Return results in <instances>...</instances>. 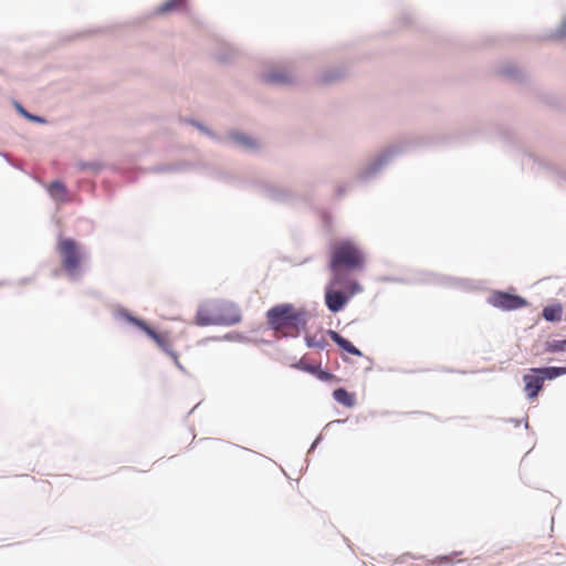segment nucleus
<instances>
[{"mask_svg": "<svg viewBox=\"0 0 566 566\" xmlns=\"http://www.w3.org/2000/svg\"><path fill=\"white\" fill-rule=\"evenodd\" d=\"M56 251L61 259L63 270L70 276H75L78 273L83 260L80 244L71 238L60 237L56 243Z\"/></svg>", "mask_w": 566, "mask_h": 566, "instance_id": "6", "label": "nucleus"}, {"mask_svg": "<svg viewBox=\"0 0 566 566\" xmlns=\"http://www.w3.org/2000/svg\"><path fill=\"white\" fill-rule=\"evenodd\" d=\"M48 191L55 201L64 202L67 200L66 187L60 181H52L48 186Z\"/></svg>", "mask_w": 566, "mask_h": 566, "instance_id": "10", "label": "nucleus"}, {"mask_svg": "<svg viewBox=\"0 0 566 566\" xmlns=\"http://www.w3.org/2000/svg\"><path fill=\"white\" fill-rule=\"evenodd\" d=\"M452 563V558L450 556H443L439 559V564H450Z\"/></svg>", "mask_w": 566, "mask_h": 566, "instance_id": "20", "label": "nucleus"}, {"mask_svg": "<svg viewBox=\"0 0 566 566\" xmlns=\"http://www.w3.org/2000/svg\"><path fill=\"white\" fill-rule=\"evenodd\" d=\"M564 374H566V367L532 368L523 377L526 396L530 399L536 398L545 380L554 379Z\"/></svg>", "mask_w": 566, "mask_h": 566, "instance_id": "7", "label": "nucleus"}, {"mask_svg": "<svg viewBox=\"0 0 566 566\" xmlns=\"http://www.w3.org/2000/svg\"><path fill=\"white\" fill-rule=\"evenodd\" d=\"M291 80V74L285 71H273L265 76V81L271 84H286L290 83Z\"/></svg>", "mask_w": 566, "mask_h": 566, "instance_id": "13", "label": "nucleus"}, {"mask_svg": "<svg viewBox=\"0 0 566 566\" xmlns=\"http://www.w3.org/2000/svg\"><path fill=\"white\" fill-rule=\"evenodd\" d=\"M182 3H184V0H167L159 7L158 12L167 13V12L177 10L178 8L181 7Z\"/></svg>", "mask_w": 566, "mask_h": 566, "instance_id": "16", "label": "nucleus"}, {"mask_svg": "<svg viewBox=\"0 0 566 566\" xmlns=\"http://www.w3.org/2000/svg\"><path fill=\"white\" fill-rule=\"evenodd\" d=\"M361 291L359 283L352 276L342 277V283L334 284L333 276L325 289V302L329 311L339 312L347 302Z\"/></svg>", "mask_w": 566, "mask_h": 566, "instance_id": "4", "label": "nucleus"}, {"mask_svg": "<svg viewBox=\"0 0 566 566\" xmlns=\"http://www.w3.org/2000/svg\"><path fill=\"white\" fill-rule=\"evenodd\" d=\"M306 344L311 348L323 349L325 339L321 332L306 336Z\"/></svg>", "mask_w": 566, "mask_h": 566, "instance_id": "15", "label": "nucleus"}, {"mask_svg": "<svg viewBox=\"0 0 566 566\" xmlns=\"http://www.w3.org/2000/svg\"><path fill=\"white\" fill-rule=\"evenodd\" d=\"M365 264V256L360 248L350 240L335 241L331 247L329 269L333 273V283H342V277L349 276L344 271L359 270Z\"/></svg>", "mask_w": 566, "mask_h": 566, "instance_id": "1", "label": "nucleus"}, {"mask_svg": "<svg viewBox=\"0 0 566 566\" xmlns=\"http://www.w3.org/2000/svg\"><path fill=\"white\" fill-rule=\"evenodd\" d=\"M551 350L554 352H566V339L564 340H553L549 343Z\"/></svg>", "mask_w": 566, "mask_h": 566, "instance_id": "18", "label": "nucleus"}, {"mask_svg": "<svg viewBox=\"0 0 566 566\" xmlns=\"http://www.w3.org/2000/svg\"><path fill=\"white\" fill-rule=\"evenodd\" d=\"M334 399L344 407L352 408L356 403L355 394L348 392L344 388H337L333 391Z\"/></svg>", "mask_w": 566, "mask_h": 566, "instance_id": "9", "label": "nucleus"}, {"mask_svg": "<svg viewBox=\"0 0 566 566\" xmlns=\"http://www.w3.org/2000/svg\"><path fill=\"white\" fill-rule=\"evenodd\" d=\"M208 443H209V448H210L211 450L217 449V447L221 444V443H220L219 441H217V440H210V441H208Z\"/></svg>", "mask_w": 566, "mask_h": 566, "instance_id": "21", "label": "nucleus"}, {"mask_svg": "<svg viewBox=\"0 0 566 566\" xmlns=\"http://www.w3.org/2000/svg\"><path fill=\"white\" fill-rule=\"evenodd\" d=\"M297 367L307 373L317 375V377L322 380L328 379L331 377L328 373L321 370L318 366L307 364L304 358L300 360Z\"/></svg>", "mask_w": 566, "mask_h": 566, "instance_id": "14", "label": "nucleus"}, {"mask_svg": "<svg viewBox=\"0 0 566 566\" xmlns=\"http://www.w3.org/2000/svg\"><path fill=\"white\" fill-rule=\"evenodd\" d=\"M490 301L495 307L505 311L517 310L527 305L526 300L505 292L493 293L490 297Z\"/></svg>", "mask_w": 566, "mask_h": 566, "instance_id": "8", "label": "nucleus"}, {"mask_svg": "<svg viewBox=\"0 0 566 566\" xmlns=\"http://www.w3.org/2000/svg\"><path fill=\"white\" fill-rule=\"evenodd\" d=\"M542 315L548 322H559L563 318V306L559 303L545 306Z\"/></svg>", "mask_w": 566, "mask_h": 566, "instance_id": "12", "label": "nucleus"}, {"mask_svg": "<svg viewBox=\"0 0 566 566\" xmlns=\"http://www.w3.org/2000/svg\"><path fill=\"white\" fill-rule=\"evenodd\" d=\"M233 139L239 143L240 145H242L243 147H247V148H253L256 146L255 142L244 135H241V134H237L233 136Z\"/></svg>", "mask_w": 566, "mask_h": 566, "instance_id": "17", "label": "nucleus"}, {"mask_svg": "<svg viewBox=\"0 0 566 566\" xmlns=\"http://www.w3.org/2000/svg\"><path fill=\"white\" fill-rule=\"evenodd\" d=\"M241 321L239 307L230 302H214L199 308L196 323L207 325H233Z\"/></svg>", "mask_w": 566, "mask_h": 566, "instance_id": "3", "label": "nucleus"}, {"mask_svg": "<svg viewBox=\"0 0 566 566\" xmlns=\"http://www.w3.org/2000/svg\"><path fill=\"white\" fill-rule=\"evenodd\" d=\"M116 317L119 321L128 323L140 331H143L156 345L158 350L166 354H171L175 345V337L169 331L155 329L150 327L145 321L133 316L126 310H119L116 312Z\"/></svg>", "mask_w": 566, "mask_h": 566, "instance_id": "5", "label": "nucleus"}, {"mask_svg": "<svg viewBox=\"0 0 566 566\" xmlns=\"http://www.w3.org/2000/svg\"><path fill=\"white\" fill-rule=\"evenodd\" d=\"M326 334L335 343H337L343 350L347 352L348 354H353V355L361 354L360 350H358L354 345H352L350 342H348L347 339L343 338L338 333H336L334 331H327Z\"/></svg>", "mask_w": 566, "mask_h": 566, "instance_id": "11", "label": "nucleus"}, {"mask_svg": "<svg viewBox=\"0 0 566 566\" xmlns=\"http://www.w3.org/2000/svg\"><path fill=\"white\" fill-rule=\"evenodd\" d=\"M308 313L305 308L284 303L271 307L266 312L270 327L282 336H297L307 324Z\"/></svg>", "mask_w": 566, "mask_h": 566, "instance_id": "2", "label": "nucleus"}, {"mask_svg": "<svg viewBox=\"0 0 566 566\" xmlns=\"http://www.w3.org/2000/svg\"><path fill=\"white\" fill-rule=\"evenodd\" d=\"M19 111L21 114H23L25 117L32 119V120H35V122H42V119L40 117H36V116H33V115H30L29 113H27L22 107L19 106Z\"/></svg>", "mask_w": 566, "mask_h": 566, "instance_id": "19", "label": "nucleus"}]
</instances>
